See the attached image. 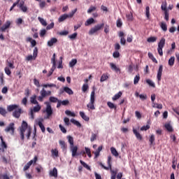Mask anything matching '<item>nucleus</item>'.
<instances>
[{
    "mask_svg": "<svg viewBox=\"0 0 179 179\" xmlns=\"http://www.w3.org/2000/svg\"><path fill=\"white\" fill-rule=\"evenodd\" d=\"M70 150L72 153V157H75V156H78V146L76 145H71L70 146Z\"/></svg>",
    "mask_w": 179,
    "mask_h": 179,
    "instance_id": "9d476101",
    "label": "nucleus"
},
{
    "mask_svg": "<svg viewBox=\"0 0 179 179\" xmlns=\"http://www.w3.org/2000/svg\"><path fill=\"white\" fill-rule=\"evenodd\" d=\"M67 139L69 141V143H70V146H73V137L71 136H68Z\"/></svg>",
    "mask_w": 179,
    "mask_h": 179,
    "instance_id": "a18cd8bd",
    "label": "nucleus"
},
{
    "mask_svg": "<svg viewBox=\"0 0 179 179\" xmlns=\"http://www.w3.org/2000/svg\"><path fill=\"white\" fill-rule=\"evenodd\" d=\"M117 27H122V20L121 18H118L116 21Z\"/></svg>",
    "mask_w": 179,
    "mask_h": 179,
    "instance_id": "de8ad7c7",
    "label": "nucleus"
},
{
    "mask_svg": "<svg viewBox=\"0 0 179 179\" xmlns=\"http://www.w3.org/2000/svg\"><path fill=\"white\" fill-rule=\"evenodd\" d=\"M85 150L88 157H92V152L90 151V149L89 148L85 147Z\"/></svg>",
    "mask_w": 179,
    "mask_h": 179,
    "instance_id": "8fccbe9b",
    "label": "nucleus"
},
{
    "mask_svg": "<svg viewBox=\"0 0 179 179\" xmlns=\"http://www.w3.org/2000/svg\"><path fill=\"white\" fill-rule=\"evenodd\" d=\"M50 177H54L55 178H57L58 177V171L57 170V168H53L52 171L49 173Z\"/></svg>",
    "mask_w": 179,
    "mask_h": 179,
    "instance_id": "dca6fc26",
    "label": "nucleus"
},
{
    "mask_svg": "<svg viewBox=\"0 0 179 179\" xmlns=\"http://www.w3.org/2000/svg\"><path fill=\"white\" fill-rule=\"evenodd\" d=\"M80 115L81 117V118H83V120H84V121H89L90 120V118L89 117H87L84 112L80 111Z\"/></svg>",
    "mask_w": 179,
    "mask_h": 179,
    "instance_id": "393cba45",
    "label": "nucleus"
},
{
    "mask_svg": "<svg viewBox=\"0 0 179 179\" xmlns=\"http://www.w3.org/2000/svg\"><path fill=\"white\" fill-rule=\"evenodd\" d=\"M103 27H104V23L98 24L89 31V34L92 36L94 34V33H97V31H99V30H101V29H103Z\"/></svg>",
    "mask_w": 179,
    "mask_h": 179,
    "instance_id": "423d86ee",
    "label": "nucleus"
},
{
    "mask_svg": "<svg viewBox=\"0 0 179 179\" xmlns=\"http://www.w3.org/2000/svg\"><path fill=\"white\" fill-rule=\"evenodd\" d=\"M96 6H91L90 8L87 10V13H92V12H94L96 10Z\"/></svg>",
    "mask_w": 179,
    "mask_h": 179,
    "instance_id": "603ef678",
    "label": "nucleus"
},
{
    "mask_svg": "<svg viewBox=\"0 0 179 179\" xmlns=\"http://www.w3.org/2000/svg\"><path fill=\"white\" fill-rule=\"evenodd\" d=\"M108 78V76L106 73H103L101 76V79L100 81L101 82H105V80H107Z\"/></svg>",
    "mask_w": 179,
    "mask_h": 179,
    "instance_id": "c03bdc74",
    "label": "nucleus"
},
{
    "mask_svg": "<svg viewBox=\"0 0 179 179\" xmlns=\"http://www.w3.org/2000/svg\"><path fill=\"white\" fill-rule=\"evenodd\" d=\"M64 92L67 93V94H69V96L73 94V91L69 87H64L63 89H61L59 94H63Z\"/></svg>",
    "mask_w": 179,
    "mask_h": 179,
    "instance_id": "6e6552de",
    "label": "nucleus"
},
{
    "mask_svg": "<svg viewBox=\"0 0 179 179\" xmlns=\"http://www.w3.org/2000/svg\"><path fill=\"white\" fill-rule=\"evenodd\" d=\"M17 107H19V106H17L16 104L9 105L7 107V110H8V111H9L10 113V112L13 111L14 110H16V108H17Z\"/></svg>",
    "mask_w": 179,
    "mask_h": 179,
    "instance_id": "6ab92c4d",
    "label": "nucleus"
},
{
    "mask_svg": "<svg viewBox=\"0 0 179 179\" xmlns=\"http://www.w3.org/2000/svg\"><path fill=\"white\" fill-rule=\"evenodd\" d=\"M160 27L163 31H167V24L165 22H161Z\"/></svg>",
    "mask_w": 179,
    "mask_h": 179,
    "instance_id": "58836bf2",
    "label": "nucleus"
},
{
    "mask_svg": "<svg viewBox=\"0 0 179 179\" xmlns=\"http://www.w3.org/2000/svg\"><path fill=\"white\" fill-rule=\"evenodd\" d=\"M94 94V91H92L90 94V102L87 104V107L89 110H96V107L94 106V102L96 101Z\"/></svg>",
    "mask_w": 179,
    "mask_h": 179,
    "instance_id": "f03ea898",
    "label": "nucleus"
},
{
    "mask_svg": "<svg viewBox=\"0 0 179 179\" xmlns=\"http://www.w3.org/2000/svg\"><path fill=\"white\" fill-rule=\"evenodd\" d=\"M141 80V77L139 76V74L136 75L134 77V85H137V83H139V80Z\"/></svg>",
    "mask_w": 179,
    "mask_h": 179,
    "instance_id": "09e8293b",
    "label": "nucleus"
},
{
    "mask_svg": "<svg viewBox=\"0 0 179 179\" xmlns=\"http://www.w3.org/2000/svg\"><path fill=\"white\" fill-rule=\"evenodd\" d=\"M166 45V38H162L159 42L158 43L157 51L160 57H163V48Z\"/></svg>",
    "mask_w": 179,
    "mask_h": 179,
    "instance_id": "7ed1b4c3",
    "label": "nucleus"
},
{
    "mask_svg": "<svg viewBox=\"0 0 179 179\" xmlns=\"http://www.w3.org/2000/svg\"><path fill=\"white\" fill-rule=\"evenodd\" d=\"M26 131L27 132V139H29L30 135H31V131L30 129H27V122L23 120L20 127V136H21L22 141L24 140V133Z\"/></svg>",
    "mask_w": 179,
    "mask_h": 179,
    "instance_id": "f257e3e1",
    "label": "nucleus"
},
{
    "mask_svg": "<svg viewBox=\"0 0 179 179\" xmlns=\"http://www.w3.org/2000/svg\"><path fill=\"white\" fill-rule=\"evenodd\" d=\"M110 152L115 157H118V152L114 147L110 148Z\"/></svg>",
    "mask_w": 179,
    "mask_h": 179,
    "instance_id": "c756f323",
    "label": "nucleus"
},
{
    "mask_svg": "<svg viewBox=\"0 0 179 179\" xmlns=\"http://www.w3.org/2000/svg\"><path fill=\"white\" fill-rule=\"evenodd\" d=\"M59 143L62 150H66V148H68V146L66 145V143H65V141H59Z\"/></svg>",
    "mask_w": 179,
    "mask_h": 179,
    "instance_id": "4be33fe9",
    "label": "nucleus"
},
{
    "mask_svg": "<svg viewBox=\"0 0 179 179\" xmlns=\"http://www.w3.org/2000/svg\"><path fill=\"white\" fill-rule=\"evenodd\" d=\"M57 68V64H52V66L51 68V69L50 70L48 76H51V75H52V73H54V71H55Z\"/></svg>",
    "mask_w": 179,
    "mask_h": 179,
    "instance_id": "a878e982",
    "label": "nucleus"
},
{
    "mask_svg": "<svg viewBox=\"0 0 179 179\" xmlns=\"http://www.w3.org/2000/svg\"><path fill=\"white\" fill-rule=\"evenodd\" d=\"M71 122H72V124H74V125H76V127H78V128H80V127H82L80 122H78V120H76L75 119H71Z\"/></svg>",
    "mask_w": 179,
    "mask_h": 179,
    "instance_id": "f704fd0d",
    "label": "nucleus"
},
{
    "mask_svg": "<svg viewBox=\"0 0 179 179\" xmlns=\"http://www.w3.org/2000/svg\"><path fill=\"white\" fill-rule=\"evenodd\" d=\"M162 10H164V12H168L167 11V2H163L162 6H161Z\"/></svg>",
    "mask_w": 179,
    "mask_h": 179,
    "instance_id": "79ce46f5",
    "label": "nucleus"
},
{
    "mask_svg": "<svg viewBox=\"0 0 179 179\" xmlns=\"http://www.w3.org/2000/svg\"><path fill=\"white\" fill-rule=\"evenodd\" d=\"M80 163L82 164V166H83V167H85V169H87V170H89V171H92V169L89 165H87V164H86V162H83V160H80Z\"/></svg>",
    "mask_w": 179,
    "mask_h": 179,
    "instance_id": "5701e85b",
    "label": "nucleus"
},
{
    "mask_svg": "<svg viewBox=\"0 0 179 179\" xmlns=\"http://www.w3.org/2000/svg\"><path fill=\"white\" fill-rule=\"evenodd\" d=\"M145 16L148 20L150 19V8L149 6L145 7Z\"/></svg>",
    "mask_w": 179,
    "mask_h": 179,
    "instance_id": "b1692460",
    "label": "nucleus"
},
{
    "mask_svg": "<svg viewBox=\"0 0 179 179\" xmlns=\"http://www.w3.org/2000/svg\"><path fill=\"white\" fill-rule=\"evenodd\" d=\"M58 42V39L56 38H52L50 41H48V47H52L55 43Z\"/></svg>",
    "mask_w": 179,
    "mask_h": 179,
    "instance_id": "f3484780",
    "label": "nucleus"
},
{
    "mask_svg": "<svg viewBox=\"0 0 179 179\" xmlns=\"http://www.w3.org/2000/svg\"><path fill=\"white\" fill-rule=\"evenodd\" d=\"M109 65L112 71H114L115 72H116V73H121V69L119 67H117V65H115V64L110 63Z\"/></svg>",
    "mask_w": 179,
    "mask_h": 179,
    "instance_id": "ddd939ff",
    "label": "nucleus"
},
{
    "mask_svg": "<svg viewBox=\"0 0 179 179\" xmlns=\"http://www.w3.org/2000/svg\"><path fill=\"white\" fill-rule=\"evenodd\" d=\"M166 129L168 131V132H173V127L169 123L165 124L164 125Z\"/></svg>",
    "mask_w": 179,
    "mask_h": 179,
    "instance_id": "c85d7f7f",
    "label": "nucleus"
},
{
    "mask_svg": "<svg viewBox=\"0 0 179 179\" xmlns=\"http://www.w3.org/2000/svg\"><path fill=\"white\" fill-rule=\"evenodd\" d=\"M109 32H110V25L106 24L104 27V33H106V34H108Z\"/></svg>",
    "mask_w": 179,
    "mask_h": 179,
    "instance_id": "864d4df0",
    "label": "nucleus"
},
{
    "mask_svg": "<svg viewBox=\"0 0 179 179\" xmlns=\"http://www.w3.org/2000/svg\"><path fill=\"white\" fill-rule=\"evenodd\" d=\"M49 101H50V103H57L59 101V99L57 97L50 96L49 98Z\"/></svg>",
    "mask_w": 179,
    "mask_h": 179,
    "instance_id": "49530a36",
    "label": "nucleus"
},
{
    "mask_svg": "<svg viewBox=\"0 0 179 179\" xmlns=\"http://www.w3.org/2000/svg\"><path fill=\"white\" fill-rule=\"evenodd\" d=\"M65 114H66V115H71V117H75V113H72L71 110H66L65 111Z\"/></svg>",
    "mask_w": 179,
    "mask_h": 179,
    "instance_id": "69168bd1",
    "label": "nucleus"
},
{
    "mask_svg": "<svg viewBox=\"0 0 179 179\" xmlns=\"http://www.w3.org/2000/svg\"><path fill=\"white\" fill-rule=\"evenodd\" d=\"M30 103L31 104H38V101H37V95L34 94L30 97Z\"/></svg>",
    "mask_w": 179,
    "mask_h": 179,
    "instance_id": "a211bd4d",
    "label": "nucleus"
},
{
    "mask_svg": "<svg viewBox=\"0 0 179 179\" xmlns=\"http://www.w3.org/2000/svg\"><path fill=\"white\" fill-rule=\"evenodd\" d=\"M76 64H78V60L76 59H71V61L69 62L70 68H73Z\"/></svg>",
    "mask_w": 179,
    "mask_h": 179,
    "instance_id": "2f4dec72",
    "label": "nucleus"
},
{
    "mask_svg": "<svg viewBox=\"0 0 179 179\" xmlns=\"http://www.w3.org/2000/svg\"><path fill=\"white\" fill-rule=\"evenodd\" d=\"M162 75H163V65H160L159 66V69L157 71V76L158 82H160V80H162Z\"/></svg>",
    "mask_w": 179,
    "mask_h": 179,
    "instance_id": "9b49d317",
    "label": "nucleus"
},
{
    "mask_svg": "<svg viewBox=\"0 0 179 179\" xmlns=\"http://www.w3.org/2000/svg\"><path fill=\"white\" fill-rule=\"evenodd\" d=\"M148 43H155L157 41V37L156 36H151L147 39Z\"/></svg>",
    "mask_w": 179,
    "mask_h": 179,
    "instance_id": "473e14b6",
    "label": "nucleus"
},
{
    "mask_svg": "<svg viewBox=\"0 0 179 179\" xmlns=\"http://www.w3.org/2000/svg\"><path fill=\"white\" fill-rule=\"evenodd\" d=\"M133 134H134L138 141H141L142 139H143V137H142V135L138 131V130H136V129H133Z\"/></svg>",
    "mask_w": 179,
    "mask_h": 179,
    "instance_id": "4468645a",
    "label": "nucleus"
},
{
    "mask_svg": "<svg viewBox=\"0 0 179 179\" xmlns=\"http://www.w3.org/2000/svg\"><path fill=\"white\" fill-rule=\"evenodd\" d=\"M153 142H155V135H151L150 138V146H152V145H153Z\"/></svg>",
    "mask_w": 179,
    "mask_h": 179,
    "instance_id": "774afa93",
    "label": "nucleus"
},
{
    "mask_svg": "<svg viewBox=\"0 0 179 179\" xmlns=\"http://www.w3.org/2000/svg\"><path fill=\"white\" fill-rule=\"evenodd\" d=\"M5 73H6V75H8V76H10V75H11L12 71H10V69H9V67H6L4 69Z\"/></svg>",
    "mask_w": 179,
    "mask_h": 179,
    "instance_id": "e2e57ef3",
    "label": "nucleus"
},
{
    "mask_svg": "<svg viewBox=\"0 0 179 179\" xmlns=\"http://www.w3.org/2000/svg\"><path fill=\"white\" fill-rule=\"evenodd\" d=\"M45 104L46 105L45 111L48 118L52 115V108L51 107V103H50V102H45Z\"/></svg>",
    "mask_w": 179,
    "mask_h": 179,
    "instance_id": "0eeeda50",
    "label": "nucleus"
},
{
    "mask_svg": "<svg viewBox=\"0 0 179 179\" xmlns=\"http://www.w3.org/2000/svg\"><path fill=\"white\" fill-rule=\"evenodd\" d=\"M34 85H35V86H36V87H40V81H38V80H37L36 78L34 79Z\"/></svg>",
    "mask_w": 179,
    "mask_h": 179,
    "instance_id": "bf43d9fd",
    "label": "nucleus"
},
{
    "mask_svg": "<svg viewBox=\"0 0 179 179\" xmlns=\"http://www.w3.org/2000/svg\"><path fill=\"white\" fill-rule=\"evenodd\" d=\"M146 83H148V85H149V86H150L151 87H155V84L151 80H149V79L146 80Z\"/></svg>",
    "mask_w": 179,
    "mask_h": 179,
    "instance_id": "5fc2aeb1",
    "label": "nucleus"
},
{
    "mask_svg": "<svg viewBox=\"0 0 179 179\" xmlns=\"http://www.w3.org/2000/svg\"><path fill=\"white\" fill-rule=\"evenodd\" d=\"M38 54V49L37 48V47H35L33 52L34 59H36V58H37Z\"/></svg>",
    "mask_w": 179,
    "mask_h": 179,
    "instance_id": "37998d69",
    "label": "nucleus"
},
{
    "mask_svg": "<svg viewBox=\"0 0 179 179\" xmlns=\"http://www.w3.org/2000/svg\"><path fill=\"white\" fill-rule=\"evenodd\" d=\"M38 127L41 128V131H42L43 133L45 132V127H44V124H43V122H42L41 121H39V122H38Z\"/></svg>",
    "mask_w": 179,
    "mask_h": 179,
    "instance_id": "4c0bfd02",
    "label": "nucleus"
},
{
    "mask_svg": "<svg viewBox=\"0 0 179 179\" xmlns=\"http://www.w3.org/2000/svg\"><path fill=\"white\" fill-rule=\"evenodd\" d=\"M78 10V8H76L74 10H73L69 14H64L62 16H60L58 19V22H64V20H66V19H68V17H73V15H75V13H76Z\"/></svg>",
    "mask_w": 179,
    "mask_h": 179,
    "instance_id": "39448f33",
    "label": "nucleus"
},
{
    "mask_svg": "<svg viewBox=\"0 0 179 179\" xmlns=\"http://www.w3.org/2000/svg\"><path fill=\"white\" fill-rule=\"evenodd\" d=\"M59 36H68L69 34V31H62L59 33Z\"/></svg>",
    "mask_w": 179,
    "mask_h": 179,
    "instance_id": "680f3d73",
    "label": "nucleus"
},
{
    "mask_svg": "<svg viewBox=\"0 0 179 179\" xmlns=\"http://www.w3.org/2000/svg\"><path fill=\"white\" fill-rule=\"evenodd\" d=\"M52 156H55V157H58V150L55 149V150H52Z\"/></svg>",
    "mask_w": 179,
    "mask_h": 179,
    "instance_id": "13d9d810",
    "label": "nucleus"
},
{
    "mask_svg": "<svg viewBox=\"0 0 179 179\" xmlns=\"http://www.w3.org/2000/svg\"><path fill=\"white\" fill-rule=\"evenodd\" d=\"M93 23H94V19L91 17L87 20L85 22V26H90V24H93Z\"/></svg>",
    "mask_w": 179,
    "mask_h": 179,
    "instance_id": "412c9836",
    "label": "nucleus"
},
{
    "mask_svg": "<svg viewBox=\"0 0 179 179\" xmlns=\"http://www.w3.org/2000/svg\"><path fill=\"white\" fill-rule=\"evenodd\" d=\"M5 132H10L11 131V135H13L15 134V123L11 122L9 124L8 127H7L4 129Z\"/></svg>",
    "mask_w": 179,
    "mask_h": 179,
    "instance_id": "1a4fd4ad",
    "label": "nucleus"
},
{
    "mask_svg": "<svg viewBox=\"0 0 179 179\" xmlns=\"http://www.w3.org/2000/svg\"><path fill=\"white\" fill-rule=\"evenodd\" d=\"M174 62H176V57H174V56H173L169 59V66H173L174 65Z\"/></svg>",
    "mask_w": 179,
    "mask_h": 179,
    "instance_id": "7c9ffc66",
    "label": "nucleus"
},
{
    "mask_svg": "<svg viewBox=\"0 0 179 179\" xmlns=\"http://www.w3.org/2000/svg\"><path fill=\"white\" fill-rule=\"evenodd\" d=\"M8 112H6V109L0 107V114L3 115V117H6Z\"/></svg>",
    "mask_w": 179,
    "mask_h": 179,
    "instance_id": "a19ab883",
    "label": "nucleus"
},
{
    "mask_svg": "<svg viewBox=\"0 0 179 179\" xmlns=\"http://www.w3.org/2000/svg\"><path fill=\"white\" fill-rule=\"evenodd\" d=\"M20 114H22V108H17L13 113V116L15 118H20Z\"/></svg>",
    "mask_w": 179,
    "mask_h": 179,
    "instance_id": "2eb2a0df",
    "label": "nucleus"
},
{
    "mask_svg": "<svg viewBox=\"0 0 179 179\" xmlns=\"http://www.w3.org/2000/svg\"><path fill=\"white\" fill-rule=\"evenodd\" d=\"M43 87H57V85L52 84V83L44 84V85H43Z\"/></svg>",
    "mask_w": 179,
    "mask_h": 179,
    "instance_id": "3c124183",
    "label": "nucleus"
},
{
    "mask_svg": "<svg viewBox=\"0 0 179 179\" xmlns=\"http://www.w3.org/2000/svg\"><path fill=\"white\" fill-rule=\"evenodd\" d=\"M148 57L150 58V59H152V62L157 64V59H156V58H155V56H153L152 53L148 52Z\"/></svg>",
    "mask_w": 179,
    "mask_h": 179,
    "instance_id": "72a5a7b5",
    "label": "nucleus"
},
{
    "mask_svg": "<svg viewBox=\"0 0 179 179\" xmlns=\"http://www.w3.org/2000/svg\"><path fill=\"white\" fill-rule=\"evenodd\" d=\"M89 89V85L87 84H84L82 87L83 92L85 93V92H87V90Z\"/></svg>",
    "mask_w": 179,
    "mask_h": 179,
    "instance_id": "6e6d98bb",
    "label": "nucleus"
},
{
    "mask_svg": "<svg viewBox=\"0 0 179 179\" xmlns=\"http://www.w3.org/2000/svg\"><path fill=\"white\" fill-rule=\"evenodd\" d=\"M55 24L54 22L50 23L46 27V30H51V29H54Z\"/></svg>",
    "mask_w": 179,
    "mask_h": 179,
    "instance_id": "0e129e2a",
    "label": "nucleus"
},
{
    "mask_svg": "<svg viewBox=\"0 0 179 179\" xmlns=\"http://www.w3.org/2000/svg\"><path fill=\"white\" fill-rule=\"evenodd\" d=\"M107 106H108V107H109V108H111V109L114 108V110H117V106H115L114 103H113V102L108 101L107 103Z\"/></svg>",
    "mask_w": 179,
    "mask_h": 179,
    "instance_id": "ea45409f",
    "label": "nucleus"
},
{
    "mask_svg": "<svg viewBox=\"0 0 179 179\" xmlns=\"http://www.w3.org/2000/svg\"><path fill=\"white\" fill-rule=\"evenodd\" d=\"M33 164V160H30L24 166L23 169L24 171H27V170H29L30 169V166Z\"/></svg>",
    "mask_w": 179,
    "mask_h": 179,
    "instance_id": "bb28decb",
    "label": "nucleus"
},
{
    "mask_svg": "<svg viewBox=\"0 0 179 179\" xmlns=\"http://www.w3.org/2000/svg\"><path fill=\"white\" fill-rule=\"evenodd\" d=\"M38 20H39L42 26H47V21H45L44 18H41V17H38Z\"/></svg>",
    "mask_w": 179,
    "mask_h": 179,
    "instance_id": "e433bc0d",
    "label": "nucleus"
},
{
    "mask_svg": "<svg viewBox=\"0 0 179 179\" xmlns=\"http://www.w3.org/2000/svg\"><path fill=\"white\" fill-rule=\"evenodd\" d=\"M76 37H78V33H74V34L69 36V38H70L71 40H75V38H76Z\"/></svg>",
    "mask_w": 179,
    "mask_h": 179,
    "instance_id": "4d7b16f0",
    "label": "nucleus"
},
{
    "mask_svg": "<svg viewBox=\"0 0 179 179\" xmlns=\"http://www.w3.org/2000/svg\"><path fill=\"white\" fill-rule=\"evenodd\" d=\"M150 126L149 125H146V126H143L142 127H141V131H148V129H150Z\"/></svg>",
    "mask_w": 179,
    "mask_h": 179,
    "instance_id": "338daca9",
    "label": "nucleus"
},
{
    "mask_svg": "<svg viewBox=\"0 0 179 179\" xmlns=\"http://www.w3.org/2000/svg\"><path fill=\"white\" fill-rule=\"evenodd\" d=\"M109 170L110 171L111 176L117 177V173H118V169H115L114 171V170H113L112 166H110V168H109Z\"/></svg>",
    "mask_w": 179,
    "mask_h": 179,
    "instance_id": "c9c22d12",
    "label": "nucleus"
},
{
    "mask_svg": "<svg viewBox=\"0 0 179 179\" xmlns=\"http://www.w3.org/2000/svg\"><path fill=\"white\" fill-rule=\"evenodd\" d=\"M9 27H10V21H6V24H4L0 28V31H2L3 33H5V31H6L7 29H9Z\"/></svg>",
    "mask_w": 179,
    "mask_h": 179,
    "instance_id": "f8f14e48",
    "label": "nucleus"
},
{
    "mask_svg": "<svg viewBox=\"0 0 179 179\" xmlns=\"http://www.w3.org/2000/svg\"><path fill=\"white\" fill-rule=\"evenodd\" d=\"M121 96H122V92H119L117 94H115L113 96L112 100H113V101H115V100H118V99H120V97H121Z\"/></svg>",
    "mask_w": 179,
    "mask_h": 179,
    "instance_id": "cd10ccee",
    "label": "nucleus"
},
{
    "mask_svg": "<svg viewBox=\"0 0 179 179\" xmlns=\"http://www.w3.org/2000/svg\"><path fill=\"white\" fill-rule=\"evenodd\" d=\"M40 110H41V106H40L39 103H38L32 109H31V111L34 113H38Z\"/></svg>",
    "mask_w": 179,
    "mask_h": 179,
    "instance_id": "aec40b11",
    "label": "nucleus"
},
{
    "mask_svg": "<svg viewBox=\"0 0 179 179\" xmlns=\"http://www.w3.org/2000/svg\"><path fill=\"white\" fill-rule=\"evenodd\" d=\"M113 58H120V52L118 50H116L113 54Z\"/></svg>",
    "mask_w": 179,
    "mask_h": 179,
    "instance_id": "052dcab7",
    "label": "nucleus"
},
{
    "mask_svg": "<svg viewBox=\"0 0 179 179\" xmlns=\"http://www.w3.org/2000/svg\"><path fill=\"white\" fill-rule=\"evenodd\" d=\"M41 96H38V101L43 102L47 96H51V91H46L43 88L40 92Z\"/></svg>",
    "mask_w": 179,
    "mask_h": 179,
    "instance_id": "20e7f679",
    "label": "nucleus"
}]
</instances>
